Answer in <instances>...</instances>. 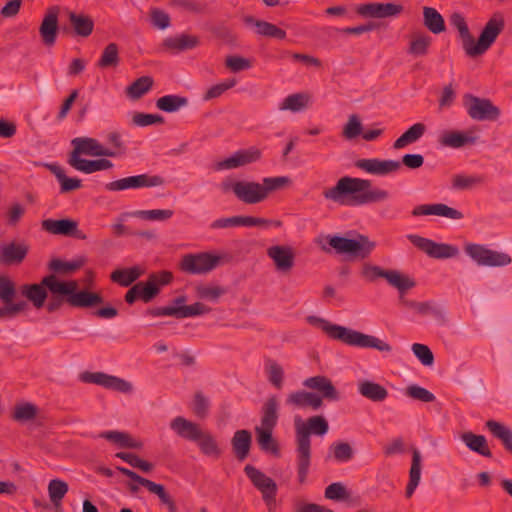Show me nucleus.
<instances>
[{
	"label": "nucleus",
	"instance_id": "nucleus-1",
	"mask_svg": "<svg viewBox=\"0 0 512 512\" xmlns=\"http://www.w3.org/2000/svg\"><path fill=\"white\" fill-rule=\"evenodd\" d=\"M326 200L341 206H362L389 199L387 190L372 187L370 180L344 176L323 191Z\"/></svg>",
	"mask_w": 512,
	"mask_h": 512
},
{
	"label": "nucleus",
	"instance_id": "nucleus-2",
	"mask_svg": "<svg viewBox=\"0 0 512 512\" xmlns=\"http://www.w3.org/2000/svg\"><path fill=\"white\" fill-rule=\"evenodd\" d=\"M459 32L462 39L463 48L470 57H476L484 54L496 41L497 37L504 29V17L500 13H495L485 24L477 42L471 35L464 17L461 14L454 13L450 19Z\"/></svg>",
	"mask_w": 512,
	"mask_h": 512
},
{
	"label": "nucleus",
	"instance_id": "nucleus-3",
	"mask_svg": "<svg viewBox=\"0 0 512 512\" xmlns=\"http://www.w3.org/2000/svg\"><path fill=\"white\" fill-rule=\"evenodd\" d=\"M291 180L287 176L265 177L262 182L226 179L221 183L223 192H233L242 203L254 205L265 201L269 194L283 189Z\"/></svg>",
	"mask_w": 512,
	"mask_h": 512
},
{
	"label": "nucleus",
	"instance_id": "nucleus-4",
	"mask_svg": "<svg viewBox=\"0 0 512 512\" xmlns=\"http://www.w3.org/2000/svg\"><path fill=\"white\" fill-rule=\"evenodd\" d=\"M329 430V425L324 416L317 415L308 418L305 422L295 420L296 432V461L298 480L302 484L306 481L311 463L312 434L323 436Z\"/></svg>",
	"mask_w": 512,
	"mask_h": 512
},
{
	"label": "nucleus",
	"instance_id": "nucleus-5",
	"mask_svg": "<svg viewBox=\"0 0 512 512\" xmlns=\"http://www.w3.org/2000/svg\"><path fill=\"white\" fill-rule=\"evenodd\" d=\"M313 325L327 335L329 338L341 341L345 344L375 348L379 351L390 352L391 346L377 337L366 335L346 327L333 324L332 322H312Z\"/></svg>",
	"mask_w": 512,
	"mask_h": 512
},
{
	"label": "nucleus",
	"instance_id": "nucleus-6",
	"mask_svg": "<svg viewBox=\"0 0 512 512\" xmlns=\"http://www.w3.org/2000/svg\"><path fill=\"white\" fill-rule=\"evenodd\" d=\"M42 283L54 294L66 296V302L76 308H93L103 303V298L94 292L78 290V282L75 280L61 282L54 275L46 276Z\"/></svg>",
	"mask_w": 512,
	"mask_h": 512
},
{
	"label": "nucleus",
	"instance_id": "nucleus-7",
	"mask_svg": "<svg viewBox=\"0 0 512 512\" xmlns=\"http://www.w3.org/2000/svg\"><path fill=\"white\" fill-rule=\"evenodd\" d=\"M464 252L479 267L503 268L512 263L509 253L490 249L483 244L467 243Z\"/></svg>",
	"mask_w": 512,
	"mask_h": 512
},
{
	"label": "nucleus",
	"instance_id": "nucleus-8",
	"mask_svg": "<svg viewBox=\"0 0 512 512\" xmlns=\"http://www.w3.org/2000/svg\"><path fill=\"white\" fill-rule=\"evenodd\" d=\"M227 260L228 256L224 253H190L182 257L180 268L188 274L204 275L210 273Z\"/></svg>",
	"mask_w": 512,
	"mask_h": 512
},
{
	"label": "nucleus",
	"instance_id": "nucleus-9",
	"mask_svg": "<svg viewBox=\"0 0 512 512\" xmlns=\"http://www.w3.org/2000/svg\"><path fill=\"white\" fill-rule=\"evenodd\" d=\"M328 244L339 254H347L356 258L364 259L374 250L375 243L362 234L354 238H346L338 235H328Z\"/></svg>",
	"mask_w": 512,
	"mask_h": 512
},
{
	"label": "nucleus",
	"instance_id": "nucleus-10",
	"mask_svg": "<svg viewBox=\"0 0 512 512\" xmlns=\"http://www.w3.org/2000/svg\"><path fill=\"white\" fill-rule=\"evenodd\" d=\"M73 150L69 154L68 164L83 160L82 155L91 157H116L118 152L102 145L92 137H76L72 139Z\"/></svg>",
	"mask_w": 512,
	"mask_h": 512
},
{
	"label": "nucleus",
	"instance_id": "nucleus-11",
	"mask_svg": "<svg viewBox=\"0 0 512 512\" xmlns=\"http://www.w3.org/2000/svg\"><path fill=\"white\" fill-rule=\"evenodd\" d=\"M16 288L14 282L6 275H0V299L3 307L0 308L1 317H17L20 313L29 308V304L25 300H14Z\"/></svg>",
	"mask_w": 512,
	"mask_h": 512
},
{
	"label": "nucleus",
	"instance_id": "nucleus-12",
	"mask_svg": "<svg viewBox=\"0 0 512 512\" xmlns=\"http://www.w3.org/2000/svg\"><path fill=\"white\" fill-rule=\"evenodd\" d=\"M407 238L414 246L433 259H451L460 253L458 247L452 244L438 243L416 234H409Z\"/></svg>",
	"mask_w": 512,
	"mask_h": 512
},
{
	"label": "nucleus",
	"instance_id": "nucleus-13",
	"mask_svg": "<svg viewBox=\"0 0 512 512\" xmlns=\"http://www.w3.org/2000/svg\"><path fill=\"white\" fill-rule=\"evenodd\" d=\"M464 106L468 115L476 121H495L500 116V109L486 98L466 95Z\"/></svg>",
	"mask_w": 512,
	"mask_h": 512
},
{
	"label": "nucleus",
	"instance_id": "nucleus-14",
	"mask_svg": "<svg viewBox=\"0 0 512 512\" xmlns=\"http://www.w3.org/2000/svg\"><path fill=\"white\" fill-rule=\"evenodd\" d=\"M164 184V179L159 175L139 174L121 178L105 185V189L111 192L127 189L151 188Z\"/></svg>",
	"mask_w": 512,
	"mask_h": 512
},
{
	"label": "nucleus",
	"instance_id": "nucleus-15",
	"mask_svg": "<svg viewBox=\"0 0 512 512\" xmlns=\"http://www.w3.org/2000/svg\"><path fill=\"white\" fill-rule=\"evenodd\" d=\"M79 378L84 383L96 384L125 394L133 391V385L129 381L103 372H83Z\"/></svg>",
	"mask_w": 512,
	"mask_h": 512
},
{
	"label": "nucleus",
	"instance_id": "nucleus-16",
	"mask_svg": "<svg viewBox=\"0 0 512 512\" xmlns=\"http://www.w3.org/2000/svg\"><path fill=\"white\" fill-rule=\"evenodd\" d=\"M118 471L124 476L144 486L150 493L155 494L160 499L161 503L166 505L170 512H177V506L171 496L166 492L165 487L161 484H157L149 479H146L136 472L125 468L117 467Z\"/></svg>",
	"mask_w": 512,
	"mask_h": 512
},
{
	"label": "nucleus",
	"instance_id": "nucleus-17",
	"mask_svg": "<svg viewBox=\"0 0 512 512\" xmlns=\"http://www.w3.org/2000/svg\"><path fill=\"white\" fill-rule=\"evenodd\" d=\"M187 298L184 295H180L172 300V302L167 305L169 310L174 311L175 314H172V317L176 318H192V317H204L207 316L210 312V307L205 305L201 301H197L192 304H186Z\"/></svg>",
	"mask_w": 512,
	"mask_h": 512
},
{
	"label": "nucleus",
	"instance_id": "nucleus-18",
	"mask_svg": "<svg viewBox=\"0 0 512 512\" xmlns=\"http://www.w3.org/2000/svg\"><path fill=\"white\" fill-rule=\"evenodd\" d=\"M260 155V151L256 148L238 150L229 157L216 162L214 169L217 171L237 169L256 162Z\"/></svg>",
	"mask_w": 512,
	"mask_h": 512
},
{
	"label": "nucleus",
	"instance_id": "nucleus-19",
	"mask_svg": "<svg viewBox=\"0 0 512 512\" xmlns=\"http://www.w3.org/2000/svg\"><path fill=\"white\" fill-rule=\"evenodd\" d=\"M267 255L279 273L288 274L295 265V252L289 245L270 246Z\"/></svg>",
	"mask_w": 512,
	"mask_h": 512
},
{
	"label": "nucleus",
	"instance_id": "nucleus-20",
	"mask_svg": "<svg viewBox=\"0 0 512 512\" xmlns=\"http://www.w3.org/2000/svg\"><path fill=\"white\" fill-rule=\"evenodd\" d=\"M355 166L372 175L386 176L398 172L401 169V162L392 159L369 158L356 161Z\"/></svg>",
	"mask_w": 512,
	"mask_h": 512
},
{
	"label": "nucleus",
	"instance_id": "nucleus-21",
	"mask_svg": "<svg viewBox=\"0 0 512 512\" xmlns=\"http://www.w3.org/2000/svg\"><path fill=\"white\" fill-rule=\"evenodd\" d=\"M476 137L468 132L442 129L437 132V143L444 148L459 149L474 144Z\"/></svg>",
	"mask_w": 512,
	"mask_h": 512
},
{
	"label": "nucleus",
	"instance_id": "nucleus-22",
	"mask_svg": "<svg viewBox=\"0 0 512 512\" xmlns=\"http://www.w3.org/2000/svg\"><path fill=\"white\" fill-rule=\"evenodd\" d=\"M29 251V245L23 241H12L0 246V264L12 266L21 264Z\"/></svg>",
	"mask_w": 512,
	"mask_h": 512
},
{
	"label": "nucleus",
	"instance_id": "nucleus-23",
	"mask_svg": "<svg viewBox=\"0 0 512 512\" xmlns=\"http://www.w3.org/2000/svg\"><path fill=\"white\" fill-rule=\"evenodd\" d=\"M303 385L311 390H315L320 393V397L328 401H338L340 399V393L333 385L332 381L323 375H317L309 377L304 380Z\"/></svg>",
	"mask_w": 512,
	"mask_h": 512
},
{
	"label": "nucleus",
	"instance_id": "nucleus-24",
	"mask_svg": "<svg viewBox=\"0 0 512 512\" xmlns=\"http://www.w3.org/2000/svg\"><path fill=\"white\" fill-rule=\"evenodd\" d=\"M58 14V7H50L47 10L39 27L40 36L46 46H52L56 42L58 34Z\"/></svg>",
	"mask_w": 512,
	"mask_h": 512
},
{
	"label": "nucleus",
	"instance_id": "nucleus-25",
	"mask_svg": "<svg viewBox=\"0 0 512 512\" xmlns=\"http://www.w3.org/2000/svg\"><path fill=\"white\" fill-rule=\"evenodd\" d=\"M403 11V6L396 3H367L358 8V12L366 17H395Z\"/></svg>",
	"mask_w": 512,
	"mask_h": 512
},
{
	"label": "nucleus",
	"instance_id": "nucleus-26",
	"mask_svg": "<svg viewBox=\"0 0 512 512\" xmlns=\"http://www.w3.org/2000/svg\"><path fill=\"white\" fill-rule=\"evenodd\" d=\"M286 404L293 408H311L318 410L322 407V398L313 392L298 390L290 393L286 398Z\"/></svg>",
	"mask_w": 512,
	"mask_h": 512
},
{
	"label": "nucleus",
	"instance_id": "nucleus-27",
	"mask_svg": "<svg viewBox=\"0 0 512 512\" xmlns=\"http://www.w3.org/2000/svg\"><path fill=\"white\" fill-rule=\"evenodd\" d=\"M170 428L182 439L195 442L204 430L195 422L182 416L175 417L170 422Z\"/></svg>",
	"mask_w": 512,
	"mask_h": 512
},
{
	"label": "nucleus",
	"instance_id": "nucleus-28",
	"mask_svg": "<svg viewBox=\"0 0 512 512\" xmlns=\"http://www.w3.org/2000/svg\"><path fill=\"white\" fill-rule=\"evenodd\" d=\"M244 471L253 485L261 492L262 496L277 493V485L273 479L252 465H246Z\"/></svg>",
	"mask_w": 512,
	"mask_h": 512
},
{
	"label": "nucleus",
	"instance_id": "nucleus-29",
	"mask_svg": "<svg viewBox=\"0 0 512 512\" xmlns=\"http://www.w3.org/2000/svg\"><path fill=\"white\" fill-rule=\"evenodd\" d=\"M42 229L47 231L48 233L54 235H65L72 236L75 235L79 238H85V236H80L77 234L78 232V224L76 221L71 219H45L41 223Z\"/></svg>",
	"mask_w": 512,
	"mask_h": 512
},
{
	"label": "nucleus",
	"instance_id": "nucleus-30",
	"mask_svg": "<svg viewBox=\"0 0 512 512\" xmlns=\"http://www.w3.org/2000/svg\"><path fill=\"white\" fill-rule=\"evenodd\" d=\"M312 104V96L307 92L293 93L285 97L278 105L280 111L300 113Z\"/></svg>",
	"mask_w": 512,
	"mask_h": 512
},
{
	"label": "nucleus",
	"instance_id": "nucleus-31",
	"mask_svg": "<svg viewBox=\"0 0 512 512\" xmlns=\"http://www.w3.org/2000/svg\"><path fill=\"white\" fill-rule=\"evenodd\" d=\"M251 445L252 434L246 429L237 430L231 439L233 453L239 461L248 457Z\"/></svg>",
	"mask_w": 512,
	"mask_h": 512
},
{
	"label": "nucleus",
	"instance_id": "nucleus-32",
	"mask_svg": "<svg viewBox=\"0 0 512 512\" xmlns=\"http://www.w3.org/2000/svg\"><path fill=\"white\" fill-rule=\"evenodd\" d=\"M200 452L211 459L217 460L222 455V449L220 448L217 440L211 432L203 430L200 436L195 441Z\"/></svg>",
	"mask_w": 512,
	"mask_h": 512
},
{
	"label": "nucleus",
	"instance_id": "nucleus-33",
	"mask_svg": "<svg viewBox=\"0 0 512 512\" xmlns=\"http://www.w3.org/2000/svg\"><path fill=\"white\" fill-rule=\"evenodd\" d=\"M278 421V400L276 396L267 398L262 406L261 425L255 429H274Z\"/></svg>",
	"mask_w": 512,
	"mask_h": 512
},
{
	"label": "nucleus",
	"instance_id": "nucleus-34",
	"mask_svg": "<svg viewBox=\"0 0 512 512\" xmlns=\"http://www.w3.org/2000/svg\"><path fill=\"white\" fill-rule=\"evenodd\" d=\"M47 286L42 282L40 284H25L21 286L20 293L37 309L43 307L47 298Z\"/></svg>",
	"mask_w": 512,
	"mask_h": 512
},
{
	"label": "nucleus",
	"instance_id": "nucleus-35",
	"mask_svg": "<svg viewBox=\"0 0 512 512\" xmlns=\"http://www.w3.org/2000/svg\"><path fill=\"white\" fill-rule=\"evenodd\" d=\"M358 391L373 402H382L388 397V391L384 386L369 380L361 381L358 384Z\"/></svg>",
	"mask_w": 512,
	"mask_h": 512
},
{
	"label": "nucleus",
	"instance_id": "nucleus-36",
	"mask_svg": "<svg viewBox=\"0 0 512 512\" xmlns=\"http://www.w3.org/2000/svg\"><path fill=\"white\" fill-rule=\"evenodd\" d=\"M69 165L75 170L85 174H92L97 171L108 170L114 166L110 160L103 157L97 160H77L73 163H70Z\"/></svg>",
	"mask_w": 512,
	"mask_h": 512
},
{
	"label": "nucleus",
	"instance_id": "nucleus-37",
	"mask_svg": "<svg viewBox=\"0 0 512 512\" xmlns=\"http://www.w3.org/2000/svg\"><path fill=\"white\" fill-rule=\"evenodd\" d=\"M198 43L199 40L196 36L180 34L166 38L163 46L173 51H185L195 48Z\"/></svg>",
	"mask_w": 512,
	"mask_h": 512
},
{
	"label": "nucleus",
	"instance_id": "nucleus-38",
	"mask_svg": "<svg viewBox=\"0 0 512 512\" xmlns=\"http://www.w3.org/2000/svg\"><path fill=\"white\" fill-rule=\"evenodd\" d=\"M415 316L420 318L438 319L445 316V309L435 302H416L411 304Z\"/></svg>",
	"mask_w": 512,
	"mask_h": 512
},
{
	"label": "nucleus",
	"instance_id": "nucleus-39",
	"mask_svg": "<svg viewBox=\"0 0 512 512\" xmlns=\"http://www.w3.org/2000/svg\"><path fill=\"white\" fill-rule=\"evenodd\" d=\"M461 439L471 451L485 457L492 456V453L487 445L486 438L483 435H477L472 432H465L461 435Z\"/></svg>",
	"mask_w": 512,
	"mask_h": 512
},
{
	"label": "nucleus",
	"instance_id": "nucleus-40",
	"mask_svg": "<svg viewBox=\"0 0 512 512\" xmlns=\"http://www.w3.org/2000/svg\"><path fill=\"white\" fill-rule=\"evenodd\" d=\"M426 132V126L423 123H415L408 128L393 144L395 149H402L417 142Z\"/></svg>",
	"mask_w": 512,
	"mask_h": 512
},
{
	"label": "nucleus",
	"instance_id": "nucleus-41",
	"mask_svg": "<svg viewBox=\"0 0 512 512\" xmlns=\"http://www.w3.org/2000/svg\"><path fill=\"white\" fill-rule=\"evenodd\" d=\"M421 478V454L417 449L413 450L412 463L409 471V482L406 487L405 495L410 498L417 488Z\"/></svg>",
	"mask_w": 512,
	"mask_h": 512
},
{
	"label": "nucleus",
	"instance_id": "nucleus-42",
	"mask_svg": "<svg viewBox=\"0 0 512 512\" xmlns=\"http://www.w3.org/2000/svg\"><path fill=\"white\" fill-rule=\"evenodd\" d=\"M100 437L119 445L121 448H142L141 441L133 439L128 433L125 432L106 431L102 432Z\"/></svg>",
	"mask_w": 512,
	"mask_h": 512
},
{
	"label": "nucleus",
	"instance_id": "nucleus-43",
	"mask_svg": "<svg viewBox=\"0 0 512 512\" xmlns=\"http://www.w3.org/2000/svg\"><path fill=\"white\" fill-rule=\"evenodd\" d=\"M486 427L494 437L502 442L505 449L512 454V430L495 420H488Z\"/></svg>",
	"mask_w": 512,
	"mask_h": 512
},
{
	"label": "nucleus",
	"instance_id": "nucleus-44",
	"mask_svg": "<svg viewBox=\"0 0 512 512\" xmlns=\"http://www.w3.org/2000/svg\"><path fill=\"white\" fill-rule=\"evenodd\" d=\"M423 18L425 27L432 33L439 34L445 30L444 19L435 8L424 7Z\"/></svg>",
	"mask_w": 512,
	"mask_h": 512
},
{
	"label": "nucleus",
	"instance_id": "nucleus-45",
	"mask_svg": "<svg viewBox=\"0 0 512 512\" xmlns=\"http://www.w3.org/2000/svg\"><path fill=\"white\" fill-rule=\"evenodd\" d=\"M125 215L146 221L164 222L169 220L174 212L171 209L136 210Z\"/></svg>",
	"mask_w": 512,
	"mask_h": 512
},
{
	"label": "nucleus",
	"instance_id": "nucleus-46",
	"mask_svg": "<svg viewBox=\"0 0 512 512\" xmlns=\"http://www.w3.org/2000/svg\"><path fill=\"white\" fill-rule=\"evenodd\" d=\"M141 274L142 270L138 266L116 269L111 274V280L123 287H128L135 282Z\"/></svg>",
	"mask_w": 512,
	"mask_h": 512
},
{
	"label": "nucleus",
	"instance_id": "nucleus-47",
	"mask_svg": "<svg viewBox=\"0 0 512 512\" xmlns=\"http://www.w3.org/2000/svg\"><path fill=\"white\" fill-rule=\"evenodd\" d=\"M47 167L60 183L62 193L70 192L81 187V180L67 177L63 168L59 165L49 164Z\"/></svg>",
	"mask_w": 512,
	"mask_h": 512
},
{
	"label": "nucleus",
	"instance_id": "nucleus-48",
	"mask_svg": "<svg viewBox=\"0 0 512 512\" xmlns=\"http://www.w3.org/2000/svg\"><path fill=\"white\" fill-rule=\"evenodd\" d=\"M272 432V429H255L256 440L261 450L278 456L279 445L273 438Z\"/></svg>",
	"mask_w": 512,
	"mask_h": 512
},
{
	"label": "nucleus",
	"instance_id": "nucleus-49",
	"mask_svg": "<svg viewBox=\"0 0 512 512\" xmlns=\"http://www.w3.org/2000/svg\"><path fill=\"white\" fill-rule=\"evenodd\" d=\"M187 104L188 99L179 95H165L156 101L157 108L167 113L176 112Z\"/></svg>",
	"mask_w": 512,
	"mask_h": 512
},
{
	"label": "nucleus",
	"instance_id": "nucleus-50",
	"mask_svg": "<svg viewBox=\"0 0 512 512\" xmlns=\"http://www.w3.org/2000/svg\"><path fill=\"white\" fill-rule=\"evenodd\" d=\"M69 20L77 35L87 37L92 33L94 23L90 17L71 12Z\"/></svg>",
	"mask_w": 512,
	"mask_h": 512
},
{
	"label": "nucleus",
	"instance_id": "nucleus-51",
	"mask_svg": "<svg viewBox=\"0 0 512 512\" xmlns=\"http://www.w3.org/2000/svg\"><path fill=\"white\" fill-rule=\"evenodd\" d=\"M483 182L479 175L456 174L451 178V188L457 191L469 190Z\"/></svg>",
	"mask_w": 512,
	"mask_h": 512
},
{
	"label": "nucleus",
	"instance_id": "nucleus-52",
	"mask_svg": "<svg viewBox=\"0 0 512 512\" xmlns=\"http://www.w3.org/2000/svg\"><path fill=\"white\" fill-rule=\"evenodd\" d=\"M153 85V79L150 76H142L126 88L127 96L132 100H137L146 94Z\"/></svg>",
	"mask_w": 512,
	"mask_h": 512
},
{
	"label": "nucleus",
	"instance_id": "nucleus-53",
	"mask_svg": "<svg viewBox=\"0 0 512 512\" xmlns=\"http://www.w3.org/2000/svg\"><path fill=\"white\" fill-rule=\"evenodd\" d=\"M68 484L60 479H52L48 484V495L55 507L60 506L62 499L68 492Z\"/></svg>",
	"mask_w": 512,
	"mask_h": 512
},
{
	"label": "nucleus",
	"instance_id": "nucleus-54",
	"mask_svg": "<svg viewBox=\"0 0 512 512\" xmlns=\"http://www.w3.org/2000/svg\"><path fill=\"white\" fill-rule=\"evenodd\" d=\"M119 61L120 57L118 46L115 43H110L104 48L98 61V66L100 68L116 67L119 64Z\"/></svg>",
	"mask_w": 512,
	"mask_h": 512
},
{
	"label": "nucleus",
	"instance_id": "nucleus-55",
	"mask_svg": "<svg viewBox=\"0 0 512 512\" xmlns=\"http://www.w3.org/2000/svg\"><path fill=\"white\" fill-rule=\"evenodd\" d=\"M38 408L30 402L17 404L13 410V419L19 422L31 421L36 418Z\"/></svg>",
	"mask_w": 512,
	"mask_h": 512
},
{
	"label": "nucleus",
	"instance_id": "nucleus-56",
	"mask_svg": "<svg viewBox=\"0 0 512 512\" xmlns=\"http://www.w3.org/2000/svg\"><path fill=\"white\" fill-rule=\"evenodd\" d=\"M84 263L85 260L83 258H78L72 261L53 259L49 264V268L57 273L69 274L81 268Z\"/></svg>",
	"mask_w": 512,
	"mask_h": 512
},
{
	"label": "nucleus",
	"instance_id": "nucleus-57",
	"mask_svg": "<svg viewBox=\"0 0 512 512\" xmlns=\"http://www.w3.org/2000/svg\"><path fill=\"white\" fill-rule=\"evenodd\" d=\"M135 286L138 288L139 299L144 302L151 301L159 293L155 276H151L147 282H138Z\"/></svg>",
	"mask_w": 512,
	"mask_h": 512
},
{
	"label": "nucleus",
	"instance_id": "nucleus-58",
	"mask_svg": "<svg viewBox=\"0 0 512 512\" xmlns=\"http://www.w3.org/2000/svg\"><path fill=\"white\" fill-rule=\"evenodd\" d=\"M329 451L333 458L338 462H348L354 456L351 445L347 442H336L330 445Z\"/></svg>",
	"mask_w": 512,
	"mask_h": 512
},
{
	"label": "nucleus",
	"instance_id": "nucleus-59",
	"mask_svg": "<svg viewBox=\"0 0 512 512\" xmlns=\"http://www.w3.org/2000/svg\"><path fill=\"white\" fill-rule=\"evenodd\" d=\"M196 296L200 300L217 302V300L225 293V289L213 285H198L195 288Z\"/></svg>",
	"mask_w": 512,
	"mask_h": 512
},
{
	"label": "nucleus",
	"instance_id": "nucleus-60",
	"mask_svg": "<svg viewBox=\"0 0 512 512\" xmlns=\"http://www.w3.org/2000/svg\"><path fill=\"white\" fill-rule=\"evenodd\" d=\"M209 406V399L201 391H197L191 405L194 415L200 419L206 418L209 413Z\"/></svg>",
	"mask_w": 512,
	"mask_h": 512
},
{
	"label": "nucleus",
	"instance_id": "nucleus-61",
	"mask_svg": "<svg viewBox=\"0 0 512 512\" xmlns=\"http://www.w3.org/2000/svg\"><path fill=\"white\" fill-rule=\"evenodd\" d=\"M431 44V37L424 34H418L412 39L408 52L413 56H423L427 53Z\"/></svg>",
	"mask_w": 512,
	"mask_h": 512
},
{
	"label": "nucleus",
	"instance_id": "nucleus-62",
	"mask_svg": "<svg viewBox=\"0 0 512 512\" xmlns=\"http://www.w3.org/2000/svg\"><path fill=\"white\" fill-rule=\"evenodd\" d=\"M362 123L358 115L352 114L343 127L342 135L347 140H353L362 134Z\"/></svg>",
	"mask_w": 512,
	"mask_h": 512
},
{
	"label": "nucleus",
	"instance_id": "nucleus-63",
	"mask_svg": "<svg viewBox=\"0 0 512 512\" xmlns=\"http://www.w3.org/2000/svg\"><path fill=\"white\" fill-rule=\"evenodd\" d=\"M255 27L257 34L261 36L276 39H284L286 37V32L284 30L266 21H255Z\"/></svg>",
	"mask_w": 512,
	"mask_h": 512
},
{
	"label": "nucleus",
	"instance_id": "nucleus-64",
	"mask_svg": "<svg viewBox=\"0 0 512 512\" xmlns=\"http://www.w3.org/2000/svg\"><path fill=\"white\" fill-rule=\"evenodd\" d=\"M266 371L268 375L269 382L277 389H281L283 386V380H284V370L275 361H268L266 365Z\"/></svg>",
	"mask_w": 512,
	"mask_h": 512
}]
</instances>
